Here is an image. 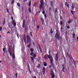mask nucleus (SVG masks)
Returning <instances> with one entry per match:
<instances>
[{
	"label": "nucleus",
	"mask_w": 78,
	"mask_h": 78,
	"mask_svg": "<svg viewBox=\"0 0 78 78\" xmlns=\"http://www.w3.org/2000/svg\"><path fill=\"white\" fill-rule=\"evenodd\" d=\"M68 23L69 24V23H71V20L69 19L68 21Z\"/></svg>",
	"instance_id": "obj_31"
},
{
	"label": "nucleus",
	"mask_w": 78,
	"mask_h": 78,
	"mask_svg": "<svg viewBox=\"0 0 78 78\" xmlns=\"http://www.w3.org/2000/svg\"><path fill=\"white\" fill-rule=\"evenodd\" d=\"M8 51L11 57H12V52H11V50L10 48H9L8 49Z\"/></svg>",
	"instance_id": "obj_5"
},
{
	"label": "nucleus",
	"mask_w": 78,
	"mask_h": 78,
	"mask_svg": "<svg viewBox=\"0 0 78 78\" xmlns=\"http://www.w3.org/2000/svg\"><path fill=\"white\" fill-rule=\"evenodd\" d=\"M41 4L40 5V9L41 11H42H42L44 10V2L42 0H41L40 1Z\"/></svg>",
	"instance_id": "obj_2"
},
{
	"label": "nucleus",
	"mask_w": 78,
	"mask_h": 78,
	"mask_svg": "<svg viewBox=\"0 0 78 78\" xmlns=\"http://www.w3.org/2000/svg\"><path fill=\"white\" fill-rule=\"evenodd\" d=\"M28 28V27H27V26H25V29H27Z\"/></svg>",
	"instance_id": "obj_53"
},
{
	"label": "nucleus",
	"mask_w": 78,
	"mask_h": 78,
	"mask_svg": "<svg viewBox=\"0 0 78 78\" xmlns=\"http://www.w3.org/2000/svg\"><path fill=\"white\" fill-rule=\"evenodd\" d=\"M55 60L57 61V62H58V53L56 54L55 55Z\"/></svg>",
	"instance_id": "obj_6"
},
{
	"label": "nucleus",
	"mask_w": 78,
	"mask_h": 78,
	"mask_svg": "<svg viewBox=\"0 0 78 78\" xmlns=\"http://www.w3.org/2000/svg\"><path fill=\"white\" fill-rule=\"evenodd\" d=\"M26 38L27 39V44H28L29 41L30 44H31V37H30L29 35H27L26 36Z\"/></svg>",
	"instance_id": "obj_4"
},
{
	"label": "nucleus",
	"mask_w": 78,
	"mask_h": 78,
	"mask_svg": "<svg viewBox=\"0 0 78 78\" xmlns=\"http://www.w3.org/2000/svg\"><path fill=\"white\" fill-rule=\"evenodd\" d=\"M44 67H46V66H47V63L44 64Z\"/></svg>",
	"instance_id": "obj_37"
},
{
	"label": "nucleus",
	"mask_w": 78,
	"mask_h": 78,
	"mask_svg": "<svg viewBox=\"0 0 78 78\" xmlns=\"http://www.w3.org/2000/svg\"><path fill=\"white\" fill-rule=\"evenodd\" d=\"M28 70H30V66H29V64H28Z\"/></svg>",
	"instance_id": "obj_42"
},
{
	"label": "nucleus",
	"mask_w": 78,
	"mask_h": 78,
	"mask_svg": "<svg viewBox=\"0 0 78 78\" xmlns=\"http://www.w3.org/2000/svg\"><path fill=\"white\" fill-rule=\"evenodd\" d=\"M38 46L40 49V51L41 53L42 52V49H41V46H40V44H38Z\"/></svg>",
	"instance_id": "obj_13"
},
{
	"label": "nucleus",
	"mask_w": 78,
	"mask_h": 78,
	"mask_svg": "<svg viewBox=\"0 0 78 78\" xmlns=\"http://www.w3.org/2000/svg\"><path fill=\"white\" fill-rule=\"evenodd\" d=\"M34 54V53L33 52H32L30 53V56H33V55Z\"/></svg>",
	"instance_id": "obj_34"
},
{
	"label": "nucleus",
	"mask_w": 78,
	"mask_h": 78,
	"mask_svg": "<svg viewBox=\"0 0 78 78\" xmlns=\"http://www.w3.org/2000/svg\"><path fill=\"white\" fill-rule=\"evenodd\" d=\"M12 56L13 57V59H15V54L13 53V54Z\"/></svg>",
	"instance_id": "obj_30"
},
{
	"label": "nucleus",
	"mask_w": 78,
	"mask_h": 78,
	"mask_svg": "<svg viewBox=\"0 0 78 78\" xmlns=\"http://www.w3.org/2000/svg\"><path fill=\"white\" fill-rule=\"evenodd\" d=\"M34 49V48H32L30 49V51L31 52H33V49Z\"/></svg>",
	"instance_id": "obj_27"
},
{
	"label": "nucleus",
	"mask_w": 78,
	"mask_h": 78,
	"mask_svg": "<svg viewBox=\"0 0 78 78\" xmlns=\"http://www.w3.org/2000/svg\"><path fill=\"white\" fill-rule=\"evenodd\" d=\"M37 29L39 30V26L38 25L37 27Z\"/></svg>",
	"instance_id": "obj_36"
},
{
	"label": "nucleus",
	"mask_w": 78,
	"mask_h": 78,
	"mask_svg": "<svg viewBox=\"0 0 78 78\" xmlns=\"http://www.w3.org/2000/svg\"><path fill=\"white\" fill-rule=\"evenodd\" d=\"M37 67H40V66H37Z\"/></svg>",
	"instance_id": "obj_62"
},
{
	"label": "nucleus",
	"mask_w": 78,
	"mask_h": 78,
	"mask_svg": "<svg viewBox=\"0 0 78 78\" xmlns=\"http://www.w3.org/2000/svg\"><path fill=\"white\" fill-rule=\"evenodd\" d=\"M75 8V7H74V4H72V9L73 10L74 9V8Z\"/></svg>",
	"instance_id": "obj_16"
},
{
	"label": "nucleus",
	"mask_w": 78,
	"mask_h": 78,
	"mask_svg": "<svg viewBox=\"0 0 78 78\" xmlns=\"http://www.w3.org/2000/svg\"><path fill=\"white\" fill-rule=\"evenodd\" d=\"M11 19L12 20H14V19H13V17L12 16Z\"/></svg>",
	"instance_id": "obj_55"
},
{
	"label": "nucleus",
	"mask_w": 78,
	"mask_h": 78,
	"mask_svg": "<svg viewBox=\"0 0 78 78\" xmlns=\"http://www.w3.org/2000/svg\"><path fill=\"white\" fill-rule=\"evenodd\" d=\"M74 34H73V38H75V33H73Z\"/></svg>",
	"instance_id": "obj_25"
},
{
	"label": "nucleus",
	"mask_w": 78,
	"mask_h": 78,
	"mask_svg": "<svg viewBox=\"0 0 78 78\" xmlns=\"http://www.w3.org/2000/svg\"><path fill=\"white\" fill-rule=\"evenodd\" d=\"M2 27H0V31H2Z\"/></svg>",
	"instance_id": "obj_50"
},
{
	"label": "nucleus",
	"mask_w": 78,
	"mask_h": 78,
	"mask_svg": "<svg viewBox=\"0 0 78 78\" xmlns=\"http://www.w3.org/2000/svg\"><path fill=\"white\" fill-rule=\"evenodd\" d=\"M49 14L50 16H51V12H49Z\"/></svg>",
	"instance_id": "obj_51"
},
{
	"label": "nucleus",
	"mask_w": 78,
	"mask_h": 78,
	"mask_svg": "<svg viewBox=\"0 0 78 78\" xmlns=\"http://www.w3.org/2000/svg\"><path fill=\"white\" fill-rule=\"evenodd\" d=\"M33 58H36V54H34L33 55Z\"/></svg>",
	"instance_id": "obj_19"
},
{
	"label": "nucleus",
	"mask_w": 78,
	"mask_h": 78,
	"mask_svg": "<svg viewBox=\"0 0 78 78\" xmlns=\"http://www.w3.org/2000/svg\"><path fill=\"white\" fill-rule=\"evenodd\" d=\"M64 63L65 64H66V60H64Z\"/></svg>",
	"instance_id": "obj_46"
},
{
	"label": "nucleus",
	"mask_w": 78,
	"mask_h": 78,
	"mask_svg": "<svg viewBox=\"0 0 78 78\" xmlns=\"http://www.w3.org/2000/svg\"><path fill=\"white\" fill-rule=\"evenodd\" d=\"M31 61H34V59L33 57H31Z\"/></svg>",
	"instance_id": "obj_29"
},
{
	"label": "nucleus",
	"mask_w": 78,
	"mask_h": 78,
	"mask_svg": "<svg viewBox=\"0 0 78 78\" xmlns=\"http://www.w3.org/2000/svg\"><path fill=\"white\" fill-rule=\"evenodd\" d=\"M50 73H51V75H53V74H54V73L53 72V71H52V70H51V71Z\"/></svg>",
	"instance_id": "obj_23"
},
{
	"label": "nucleus",
	"mask_w": 78,
	"mask_h": 78,
	"mask_svg": "<svg viewBox=\"0 0 78 78\" xmlns=\"http://www.w3.org/2000/svg\"><path fill=\"white\" fill-rule=\"evenodd\" d=\"M60 25H62V21H60Z\"/></svg>",
	"instance_id": "obj_38"
},
{
	"label": "nucleus",
	"mask_w": 78,
	"mask_h": 78,
	"mask_svg": "<svg viewBox=\"0 0 78 78\" xmlns=\"http://www.w3.org/2000/svg\"><path fill=\"white\" fill-rule=\"evenodd\" d=\"M69 53L68 52L67 53V56H69Z\"/></svg>",
	"instance_id": "obj_61"
},
{
	"label": "nucleus",
	"mask_w": 78,
	"mask_h": 78,
	"mask_svg": "<svg viewBox=\"0 0 78 78\" xmlns=\"http://www.w3.org/2000/svg\"><path fill=\"white\" fill-rule=\"evenodd\" d=\"M31 5V1H30L29 2V7H30Z\"/></svg>",
	"instance_id": "obj_21"
},
{
	"label": "nucleus",
	"mask_w": 78,
	"mask_h": 78,
	"mask_svg": "<svg viewBox=\"0 0 78 78\" xmlns=\"http://www.w3.org/2000/svg\"><path fill=\"white\" fill-rule=\"evenodd\" d=\"M14 3V0H12V2H11V3H12V4H13V3Z\"/></svg>",
	"instance_id": "obj_45"
},
{
	"label": "nucleus",
	"mask_w": 78,
	"mask_h": 78,
	"mask_svg": "<svg viewBox=\"0 0 78 78\" xmlns=\"http://www.w3.org/2000/svg\"><path fill=\"white\" fill-rule=\"evenodd\" d=\"M29 12L30 13H31V7H29Z\"/></svg>",
	"instance_id": "obj_14"
},
{
	"label": "nucleus",
	"mask_w": 78,
	"mask_h": 78,
	"mask_svg": "<svg viewBox=\"0 0 78 78\" xmlns=\"http://www.w3.org/2000/svg\"><path fill=\"white\" fill-rule=\"evenodd\" d=\"M51 76L52 78H54L55 76V74H53L51 75Z\"/></svg>",
	"instance_id": "obj_15"
},
{
	"label": "nucleus",
	"mask_w": 78,
	"mask_h": 78,
	"mask_svg": "<svg viewBox=\"0 0 78 78\" xmlns=\"http://www.w3.org/2000/svg\"><path fill=\"white\" fill-rule=\"evenodd\" d=\"M67 34H68V32L67 31L65 32V36H67Z\"/></svg>",
	"instance_id": "obj_26"
},
{
	"label": "nucleus",
	"mask_w": 78,
	"mask_h": 78,
	"mask_svg": "<svg viewBox=\"0 0 78 78\" xmlns=\"http://www.w3.org/2000/svg\"><path fill=\"white\" fill-rule=\"evenodd\" d=\"M51 6H53V2L52 1L51 2Z\"/></svg>",
	"instance_id": "obj_17"
},
{
	"label": "nucleus",
	"mask_w": 78,
	"mask_h": 78,
	"mask_svg": "<svg viewBox=\"0 0 78 78\" xmlns=\"http://www.w3.org/2000/svg\"><path fill=\"white\" fill-rule=\"evenodd\" d=\"M71 13L73 15L74 13H73V10H71Z\"/></svg>",
	"instance_id": "obj_35"
},
{
	"label": "nucleus",
	"mask_w": 78,
	"mask_h": 78,
	"mask_svg": "<svg viewBox=\"0 0 78 78\" xmlns=\"http://www.w3.org/2000/svg\"><path fill=\"white\" fill-rule=\"evenodd\" d=\"M27 29H28V28L25 29V31H27Z\"/></svg>",
	"instance_id": "obj_60"
},
{
	"label": "nucleus",
	"mask_w": 78,
	"mask_h": 78,
	"mask_svg": "<svg viewBox=\"0 0 78 78\" xmlns=\"http://www.w3.org/2000/svg\"><path fill=\"white\" fill-rule=\"evenodd\" d=\"M34 7L36 8V5H35V3H34Z\"/></svg>",
	"instance_id": "obj_59"
},
{
	"label": "nucleus",
	"mask_w": 78,
	"mask_h": 78,
	"mask_svg": "<svg viewBox=\"0 0 78 78\" xmlns=\"http://www.w3.org/2000/svg\"><path fill=\"white\" fill-rule=\"evenodd\" d=\"M17 5L18 6H19V7H20V3H17Z\"/></svg>",
	"instance_id": "obj_28"
},
{
	"label": "nucleus",
	"mask_w": 78,
	"mask_h": 78,
	"mask_svg": "<svg viewBox=\"0 0 78 78\" xmlns=\"http://www.w3.org/2000/svg\"><path fill=\"white\" fill-rule=\"evenodd\" d=\"M44 17L45 19H46V18H47V14H45L44 15Z\"/></svg>",
	"instance_id": "obj_39"
},
{
	"label": "nucleus",
	"mask_w": 78,
	"mask_h": 78,
	"mask_svg": "<svg viewBox=\"0 0 78 78\" xmlns=\"http://www.w3.org/2000/svg\"><path fill=\"white\" fill-rule=\"evenodd\" d=\"M5 23H6V20H5V19L4 20V21L3 22V25H5Z\"/></svg>",
	"instance_id": "obj_20"
},
{
	"label": "nucleus",
	"mask_w": 78,
	"mask_h": 78,
	"mask_svg": "<svg viewBox=\"0 0 78 78\" xmlns=\"http://www.w3.org/2000/svg\"><path fill=\"white\" fill-rule=\"evenodd\" d=\"M3 51H4V53H5V51H6V50H5V48H3Z\"/></svg>",
	"instance_id": "obj_32"
},
{
	"label": "nucleus",
	"mask_w": 78,
	"mask_h": 78,
	"mask_svg": "<svg viewBox=\"0 0 78 78\" xmlns=\"http://www.w3.org/2000/svg\"><path fill=\"white\" fill-rule=\"evenodd\" d=\"M45 11H43L42 12V14H45Z\"/></svg>",
	"instance_id": "obj_44"
},
{
	"label": "nucleus",
	"mask_w": 78,
	"mask_h": 78,
	"mask_svg": "<svg viewBox=\"0 0 78 78\" xmlns=\"http://www.w3.org/2000/svg\"><path fill=\"white\" fill-rule=\"evenodd\" d=\"M43 75L45 74V68L44 67H43Z\"/></svg>",
	"instance_id": "obj_9"
},
{
	"label": "nucleus",
	"mask_w": 78,
	"mask_h": 78,
	"mask_svg": "<svg viewBox=\"0 0 78 78\" xmlns=\"http://www.w3.org/2000/svg\"><path fill=\"white\" fill-rule=\"evenodd\" d=\"M68 56L70 59H73V58H72V56L71 55H69Z\"/></svg>",
	"instance_id": "obj_22"
},
{
	"label": "nucleus",
	"mask_w": 78,
	"mask_h": 78,
	"mask_svg": "<svg viewBox=\"0 0 78 78\" xmlns=\"http://www.w3.org/2000/svg\"><path fill=\"white\" fill-rule=\"evenodd\" d=\"M67 28V29H70V27L67 26L66 27Z\"/></svg>",
	"instance_id": "obj_47"
},
{
	"label": "nucleus",
	"mask_w": 78,
	"mask_h": 78,
	"mask_svg": "<svg viewBox=\"0 0 78 78\" xmlns=\"http://www.w3.org/2000/svg\"><path fill=\"white\" fill-rule=\"evenodd\" d=\"M50 32L51 34H52V33H53V29H52V27H51V29Z\"/></svg>",
	"instance_id": "obj_18"
},
{
	"label": "nucleus",
	"mask_w": 78,
	"mask_h": 78,
	"mask_svg": "<svg viewBox=\"0 0 78 78\" xmlns=\"http://www.w3.org/2000/svg\"><path fill=\"white\" fill-rule=\"evenodd\" d=\"M49 55H48V54L45 55L44 57V58L45 59H49L51 61V64L52 66H53V57L52 55H51V51L50 50H49Z\"/></svg>",
	"instance_id": "obj_1"
},
{
	"label": "nucleus",
	"mask_w": 78,
	"mask_h": 78,
	"mask_svg": "<svg viewBox=\"0 0 78 78\" xmlns=\"http://www.w3.org/2000/svg\"><path fill=\"white\" fill-rule=\"evenodd\" d=\"M32 33H33V32H31L30 33L31 36H32V37H33V34H32Z\"/></svg>",
	"instance_id": "obj_33"
},
{
	"label": "nucleus",
	"mask_w": 78,
	"mask_h": 78,
	"mask_svg": "<svg viewBox=\"0 0 78 78\" xmlns=\"http://www.w3.org/2000/svg\"><path fill=\"white\" fill-rule=\"evenodd\" d=\"M55 38L58 39V40H61V37L59 35V32H57L55 34Z\"/></svg>",
	"instance_id": "obj_3"
},
{
	"label": "nucleus",
	"mask_w": 78,
	"mask_h": 78,
	"mask_svg": "<svg viewBox=\"0 0 78 78\" xmlns=\"http://www.w3.org/2000/svg\"><path fill=\"white\" fill-rule=\"evenodd\" d=\"M7 12L9 13V9H7Z\"/></svg>",
	"instance_id": "obj_48"
},
{
	"label": "nucleus",
	"mask_w": 78,
	"mask_h": 78,
	"mask_svg": "<svg viewBox=\"0 0 78 78\" xmlns=\"http://www.w3.org/2000/svg\"><path fill=\"white\" fill-rule=\"evenodd\" d=\"M25 20H23V28H25Z\"/></svg>",
	"instance_id": "obj_7"
},
{
	"label": "nucleus",
	"mask_w": 78,
	"mask_h": 78,
	"mask_svg": "<svg viewBox=\"0 0 78 78\" xmlns=\"http://www.w3.org/2000/svg\"><path fill=\"white\" fill-rule=\"evenodd\" d=\"M60 19L61 20H62V16H60Z\"/></svg>",
	"instance_id": "obj_49"
},
{
	"label": "nucleus",
	"mask_w": 78,
	"mask_h": 78,
	"mask_svg": "<svg viewBox=\"0 0 78 78\" xmlns=\"http://www.w3.org/2000/svg\"><path fill=\"white\" fill-rule=\"evenodd\" d=\"M17 73L16 74V78H17Z\"/></svg>",
	"instance_id": "obj_56"
},
{
	"label": "nucleus",
	"mask_w": 78,
	"mask_h": 78,
	"mask_svg": "<svg viewBox=\"0 0 78 78\" xmlns=\"http://www.w3.org/2000/svg\"><path fill=\"white\" fill-rule=\"evenodd\" d=\"M66 69V67H63L62 68V70L63 72H65V69Z\"/></svg>",
	"instance_id": "obj_24"
},
{
	"label": "nucleus",
	"mask_w": 78,
	"mask_h": 78,
	"mask_svg": "<svg viewBox=\"0 0 78 78\" xmlns=\"http://www.w3.org/2000/svg\"><path fill=\"white\" fill-rule=\"evenodd\" d=\"M55 13H56V12H57V8H55Z\"/></svg>",
	"instance_id": "obj_52"
},
{
	"label": "nucleus",
	"mask_w": 78,
	"mask_h": 78,
	"mask_svg": "<svg viewBox=\"0 0 78 78\" xmlns=\"http://www.w3.org/2000/svg\"><path fill=\"white\" fill-rule=\"evenodd\" d=\"M24 2H26L27 1H28V0H23Z\"/></svg>",
	"instance_id": "obj_58"
},
{
	"label": "nucleus",
	"mask_w": 78,
	"mask_h": 78,
	"mask_svg": "<svg viewBox=\"0 0 78 78\" xmlns=\"http://www.w3.org/2000/svg\"><path fill=\"white\" fill-rule=\"evenodd\" d=\"M40 20L41 21L42 25H44V20L42 18H41L40 19Z\"/></svg>",
	"instance_id": "obj_10"
},
{
	"label": "nucleus",
	"mask_w": 78,
	"mask_h": 78,
	"mask_svg": "<svg viewBox=\"0 0 78 78\" xmlns=\"http://www.w3.org/2000/svg\"><path fill=\"white\" fill-rule=\"evenodd\" d=\"M30 45H31V44H29L28 46V48H30Z\"/></svg>",
	"instance_id": "obj_40"
},
{
	"label": "nucleus",
	"mask_w": 78,
	"mask_h": 78,
	"mask_svg": "<svg viewBox=\"0 0 78 78\" xmlns=\"http://www.w3.org/2000/svg\"><path fill=\"white\" fill-rule=\"evenodd\" d=\"M49 12H51L52 11H53V9H52V7H51L50 8H49Z\"/></svg>",
	"instance_id": "obj_12"
},
{
	"label": "nucleus",
	"mask_w": 78,
	"mask_h": 78,
	"mask_svg": "<svg viewBox=\"0 0 78 78\" xmlns=\"http://www.w3.org/2000/svg\"><path fill=\"white\" fill-rule=\"evenodd\" d=\"M28 70H29V72H30V74H31L32 72H31V70H30V69H29Z\"/></svg>",
	"instance_id": "obj_43"
},
{
	"label": "nucleus",
	"mask_w": 78,
	"mask_h": 78,
	"mask_svg": "<svg viewBox=\"0 0 78 78\" xmlns=\"http://www.w3.org/2000/svg\"><path fill=\"white\" fill-rule=\"evenodd\" d=\"M13 62H15V61H16V60H15V58H13Z\"/></svg>",
	"instance_id": "obj_57"
},
{
	"label": "nucleus",
	"mask_w": 78,
	"mask_h": 78,
	"mask_svg": "<svg viewBox=\"0 0 78 78\" xmlns=\"http://www.w3.org/2000/svg\"><path fill=\"white\" fill-rule=\"evenodd\" d=\"M34 78H36V76H34Z\"/></svg>",
	"instance_id": "obj_64"
},
{
	"label": "nucleus",
	"mask_w": 78,
	"mask_h": 78,
	"mask_svg": "<svg viewBox=\"0 0 78 78\" xmlns=\"http://www.w3.org/2000/svg\"><path fill=\"white\" fill-rule=\"evenodd\" d=\"M7 34H11V33H10V32L9 31H8L7 32Z\"/></svg>",
	"instance_id": "obj_54"
},
{
	"label": "nucleus",
	"mask_w": 78,
	"mask_h": 78,
	"mask_svg": "<svg viewBox=\"0 0 78 78\" xmlns=\"http://www.w3.org/2000/svg\"><path fill=\"white\" fill-rule=\"evenodd\" d=\"M23 39L24 41L25 44H26V42L27 41V40H26V37H25V35H24L23 36Z\"/></svg>",
	"instance_id": "obj_8"
},
{
	"label": "nucleus",
	"mask_w": 78,
	"mask_h": 78,
	"mask_svg": "<svg viewBox=\"0 0 78 78\" xmlns=\"http://www.w3.org/2000/svg\"><path fill=\"white\" fill-rule=\"evenodd\" d=\"M13 25H14V27H16V23H13Z\"/></svg>",
	"instance_id": "obj_41"
},
{
	"label": "nucleus",
	"mask_w": 78,
	"mask_h": 78,
	"mask_svg": "<svg viewBox=\"0 0 78 78\" xmlns=\"http://www.w3.org/2000/svg\"><path fill=\"white\" fill-rule=\"evenodd\" d=\"M68 3V2H65V5L66 6H67L68 8H69V4L68 5L67 4Z\"/></svg>",
	"instance_id": "obj_11"
},
{
	"label": "nucleus",
	"mask_w": 78,
	"mask_h": 78,
	"mask_svg": "<svg viewBox=\"0 0 78 78\" xmlns=\"http://www.w3.org/2000/svg\"><path fill=\"white\" fill-rule=\"evenodd\" d=\"M52 66H51V65H50V66H49V67H51Z\"/></svg>",
	"instance_id": "obj_63"
}]
</instances>
